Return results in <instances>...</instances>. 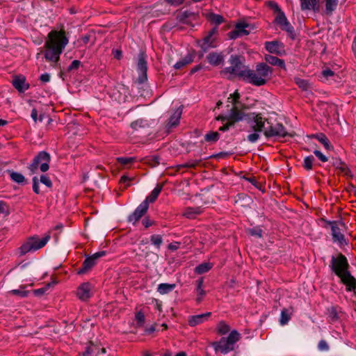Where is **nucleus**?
Returning <instances> with one entry per match:
<instances>
[{
	"label": "nucleus",
	"instance_id": "obj_6",
	"mask_svg": "<svg viewBox=\"0 0 356 356\" xmlns=\"http://www.w3.org/2000/svg\"><path fill=\"white\" fill-rule=\"evenodd\" d=\"M267 124L268 126L265 128L264 134L268 138H280L291 136L281 123L273 124L268 122Z\"/></svg>",
	"mask_w": 356,
	"mask_h": 356
},
{
	"label": "nucleus",
	"instance_id": "obj_26",
	"mask_svg": "<svg viewBox=\"0 0 356 356\" xmlns=\"http://www.w3.org/2000/svg\"><path fill=\"white\" fill-rule=\"evenodd\" d=\"M181 113L182 109L181 108H178L176 109V111H174L169 119L168 123V128L176 127L179 124Z\"/></svg>",
	"mask_w": 356,
	"mask_h": 356
},
{
	"label": "nucleus",
	"instance_id": "obj_49",
	"mask_svg": "<svg viewBox=\"0 0 356 356\" xmlns=\"http://www.w3.org/2000/svg\"><path fill=\"white\" fill-rule=\"evenodd\" d=\"M240 98V95L238 91H235L233 94H231L228 99L233 104L234 106H236L238 100Z\"/></svg>",
	"mask_w": 356,
	"mask_h": 356
},
{
	"label": "nucleus",
	"instance_id": "obj_42",
	"mask_svg": "<svg viewBox=\"0 0 356 356\" xmlns=\"http://www.w3.org/2000/svg\"><path fill=\"white\" fill-rule=\"evenodd\" d=\"M314 158L313 156H306L305 159H304V161H303V167L307 170H310L312 169V165H313V163H314Z\"/></svg>",
	"mask_w": 356,
	"mask_h": 356
},
{
	"label": "nucleus",
	"instance_id": "obj_36",
	"mask_svg": "<svg viewBox=\"0 0 356 356\" xmlns=\"http://www.w3.org/2000/svg\"><path fill=\"white\" fill-rule=\"evenodd\" d=\"M212 268V265L210 263L204 262L200 265H198L195 269V272L197 274H203L208 272Z\"/></svg>",
	"mask_w": 356,
	"mask_h": 356
},
{
	"label": "nucleus",
	"instance_id": "obj_63",
	"mask_svg": "<svg viewBox=\"0 0 356 356\" xmlns=\"http://www.w3.org/2000/svg\"><path fill=\"white\" fill-rule=\"evenodd\" d=\"M330 316L332 320H337L338 318V314L337 311L332 308L330 311Z\"/></svg>",
	"mask_w": 356,
	"mask_h": 356
},
{
	"label": "nucleus",
	"instance_id": "obj_2",
	"mask_svg": "<svg viewBox=\"0 0 356 356\" xmlns=\"http://www.w3.org/2000/svg\"><path fill=\"white\" fill-rule=\"evenodd\" d=\"M272 72L270 66L266 63H260L256 65L255 70L248 68L244 74V81L255 86H264L270 79Z\"/></svg>",
	"mask_w": 356,
	"mask_h": 356
},
{
	"label": "nucleus",
	"instance_id": "obj_3",
	"mask_svg": "<svg viewBox=\"0 0 356 356\" xmlns=\"http://www.w3.org/2000/svg\"><path fill=\"white\" fill-rule=\"evenodd\" d=\"M229 62L231 66L223 69L221 71V74L228 75L229 79L232 75H236L244 81V74H246L248 67L243 64L241 58L239 56L232 55L230 57Z\"/></svg>",
	"mask_w": 356,
	"mask_h": 356
},
{
	"label": "nucleus",
	"instance_id": "obj_13",
	"mask_svg": "<svg viewBox=\"0 0 356 356\" xmlns=\"http://www.w3.org/2000/svg\"><path fill=\"white\" fill-rule=\"evenodd\" d=\"M104 251H100L88 257L83 261V266L78 270V274H84L90 270L97 263V260L105 255Z\"/></svg>",
	"mask_w": 356,
	"mask_h": 356
},
{
	"label": "nucleus",
	"instance_id": "obj_38",
	"mask_svg": "<svg viewBox=\"0 0 356 356\" xmlns=\"http://www.w3.org/2000/svg\"><path fill=\"white\" fill-rule=\"evenodd\" d=\"M316 138L327 150H330L332 149V146L330 144L329 140L324 134H321L317 135Z\"/></svg>",
	"mask_w": 356,
	"mask_h": 356
},
{
	"label": "nucleus",
	"instance_id": "obj_52",
	"mask_svg": "<svg viewBox=\"0 0 356 356\" xmlns=\"http://www.w3.org/2000/svg\"><path fill=\"white\" fill-rule=\"evenodd\" d=\"M40 182L47 186V187H51L52 184L50 179L44 175H41L40 177Z\"/></svg>",
	"mask_w": 356,
	"mask_h": 356
},
{
	"label": "nucleus",
	"instance_id": "obj_59",
	"mask_svg": "<svg viewBox=\"0 0 356 356\" xmlns=\"http://www.w3.org/2000/svg\"><path fill=\"white\" fill-rule=\"evenodd\" d=\"M143 225L146 227L148 228L151 225L154 224V221L150 220L149 218L146 217L143 220Z\"/></svg>",
	"mask_w": 356,
	"mask_h": 356
},
{
	"label": "nucleus",
	"instance_id": "obj_14",
	"mask_svg": "<svg viewBox=\"0 0 356 356\" xmlns=\"http://www.w3.org/2000/svg\"><path fill=\"white\" fill-rule=\"evenodd\" d=\"M92 289L93 286L90 283H82L77 289L76 296L81 300H87L92 296Z\"/></svg>",
	"mask_w": 356,
	"mask_h": 356
},
{
	"label": "nucleus",
	"instance_id": "obj_21",
	"mask_svg": "<svg viewBox=\"0 0 356 356\" xmlns=\"http://www.w3.org/2000/svg\"><path fill=\"white\" fill-rule=\"evenodd\" d=\"M302 10L318 11L320 0H300Z\"/></svg>",
	"mask_w": 356,
	"mask_h": 356
},
{
	"label": "nucleus",
	"instance_id": "obj_7",
	"mask_svg": "<svg viewBox=\"0 0 356 356\" xmlns=\"http://www.w3.org/2000/svg\"><path fill=\"white\" fill-rule=\"evenodd\" d=\"M218 39V29L217 27L213 28L210 30L202 40L197 42L199 47L202 49L203 52L207 51L211 48H216L217 47Z\"/></svg>",
	"mask_w": 356,
	"mask_h": 356
},
{
	"label": "nucleus",
	"instance_id": "obj_61",
	"mask_svg": "<svg viewBox=\"0 0 356 356\" xmlns=\"http://www.w3.org/2000/svg\"><path fill=\"white\" fill-rule=\"evenodd\" d=\"M168 3L172 6H179L183 3L184 0H165Z\"/></svg>",
	"mask_w": 356,
	"mask_h": 356
},
{
	"label": "nucleus",
	"instance_id": "obj_22",
	"mask_svg": "<svg viewBox=\"0 0 356 356\" xmlns=\"http://www.w3.org/2000/svg\"><path fill=\"white\" fill-rule=\"evenodd\" d=\"M211 312H207L202 314L191 316L188 318V324L192 327L196 326L204 322L211 316Z\"/></svg>",
	"mask_w": 356,
	"mask_h": 356
},
{
	"label": "nucleus",
	"instance_id": "obj_51",
	"mask_svg": "<svg viewBox=\"0 0 356 356\" xmlns=\"http://www.w3.org/2000/svg\"><path fill=\"white\" fill-rule=\"evenodd\" d=\"M296 83L302 89L307 90L309 84L307 81H305L304 79H296Z\"/></svg>",
	"mask_w": 356,
	"mask_h": 356
},
{
	"label": "nucleus",
	"instance_id": "obj_47",
	"mask_svg": "<svg viewBox=\"0 0 356 356\" xmlns=\"http://www.w3.org/2000/svg\"><path fill=\"white\" fill-rule=\"evenodd\" d=\"M210 19L217 25L220 24L223 22V17L221 15L216 14H211Z\"/></svg>",
	"mask_w": 356,
	"mask_h": 356
},
{
	"label": "nucleus",
	"instance_id": "obj_60",
	"mask_svg": "<svg viewBox=\"0 0 356 356\" xmlns=\"http://www.w3.org/2000/svg\"><path fill=\"white\" fill-rule=\"evenodd\" d=\"M40 80L44 83H47L50 81V75L48 73L41 74Z\"/></svg>",
	"mask_w": 356,
	"mask_h": 356
},
{
	"label": "nucleus",
	"instance_id": "obj_41",
	"mask_svg": "<svg viewBox=\"0 0 356 356\" xmlns=\"http://www.w3.org/2000/svg\"><path fill=\"white\" fill-rule=\"evenodd\" d=\"M230 330L229 326L224 321H220L217 325V331L220 334H225Z\"/></svg>",
	"mask_w": 356,
	"mask_h": 356
},
{
	"label": "nucleus",
	"instance_id": "obj_27",
	"mask_svg": "<svg viewBox=\"0 0 356 356\" xmlns=\"http://www.w3.org/2000/svg\"><path fill=\"white\" fill-rule=\"evenodd\" d=\"M204 279L201 277L196 281V288L195 291L197 293L196 301L197 302H200L204 296L206 295V291L204 290L203 286Z\"/></svg>",
	"mask_w": 356,
	"mask_h": 356
},
{
	"label": "nucleus",
	"instance_id": "obj_29",
	"mask_svg": "<svg viewBox=\"0 0 356 356\" xmlns=\"http://www.w3.org/2000/svg\"><path fill=\"white\" fill-rule=\"evenodd\" d=\"M161 186H157L156 187H155L154 190L151 192V193L145 198V200L143 202H146L147 206L149 207V204L154 202L156 200L159 193L161 191Z\"/></svg>",
	"mask_w": 356,
	"mask_h": 356
},
{
	"label": "nucleus",
	"instance_id": "obj_9",
	"mask_svg": "<svg viewBox=\"0 0 356 356\" xmlns=\"http://www.w3.org/2000/svg\"><path fill=\"white\" fill-rule=\"evenodd\" d=\"M332 236L334 243H339L340 245L347 244L343 232L346 228L345 224L341 221L330 222Z\"/></svg>",
	"mask_w": 356,
	"mask_h": 356
},
{
	"label": "nucleus",
	"instance_id": "obj_30",
	"mask_svg": "<svg viewBox=\"0 0 356 356\" xmlns=\"http://www.w3.org/2000/svg\"><path fill=\"white\" fill-rule=\"evenodd\" d=\"M265 60L267 63L272 65L278 66L281 68L285 67L284 61L282 59L278 58L276 56L271 55H266Z\"/></svg>",
	"mask_w": 356,
	"mask_h": 356
},
{
	"label": "nucleus",
	"instance_id": "obj_43",
	"mask_svg": "<svg viewBox=\"0 0 356 356\" xmlns=\"http://www.w3.org/2000/svg\"><path fill=\"white\" fill-rule=\"evenodd\" d=\"M146 125H147V121L143 119H138L131 124V128L135 130L141 127H145Z\"/></svg>",
	"mask_w": 356,
	"mask_h": 356
},
{
	"label": "nucleus",
	"instance_id": "obj_16",
	"mask_svg": "<svg viewBox=\"0 0 356 356\" xmlns=\"http://www.w3.org/2000/svg\"><path fill=\"white\" fill-rule=\"evenodd\" d=\"M137 70L139 72L138 81L143 83L147 80V61L145 55L143 53H140L138 55V60L137 63Z\"/></svg>",
	"mask_w": 356,
	"mask_h": 356
},
{
	"label": "nucleus",
	"instance_id": "obj_12",
	"mask_svg": "<svg viewBox=\"0 0 356 356\" xmlns=\"http://www.w3.org/2000/svg\"><path fill=\"white\" fill-rule=\"evenodd\" d=\"M275 22L280 26L282 30L286 31L291 38H295V33L293 26L288 21L284 12L280 11L275 19Z\"/></svg>",
	"mask_w": 356,
	"mask_h": 356
},
{
	"label": "nucleus",
	"instance_id": "obj_24",
	"mask_svg": "<svg viewBox=\"0 0 356 356\" xmlns=\"http://www.w3.org/2000/svg\"><path fill=\"white\" fill-rule=\"evenodd\" d=\"M202 212V209L199 207H186L184 209L182 215L187 218L193 219L196 218L197 216L200 215Z\"/></svg>",
	"mask_w": 356,
	"mask_h": 356
},
{
	"label": "nucleus",
	"instance_id": "obj_54",
	"mask_svg": "<svg viewBox=\"0 0 356 356\" xmlns=\"http://www.w3.org/2000/svg\"><path fill=\"white\" fill-rule=\"evenodd\" d=\"M314 154L318 157V159L322 162L327 161V157L325 156L321 152L318 150H314Z\"/></svg>",
	"mask_w": 356,
	"mask_h": 356
},
{
	"label": "nucleus",
	"instance_id": "obj_37",
	"mask_svg": "<svg viewBox=\"0 0 356 356\" xmlns=\"http://www.w3.org/2000/svg\"><path fill=\"white\" fill-rule=\"evenodd\" d=\"M225 339L229 342L231 345L234 346V344L239 340L240 334L236 330H232L227 337Z\"/></svg>",
	"mask_w": 356,
	"mask_h": 356
},
{
	"label": "nucleus",
	"instance_id": "obj_4",
	"mask_svg": "<svg viewBox=\"0 0 356 356\" xmlns=\"http://www.w3.org/2000/svg\"><path fill=\"white\" fill-rule=\"evenodd\" d=\"M50 239V235H47L44 238L39 239L36 236L30 238L20 248L19 252L22 255L26 254L29 252H35L43 248Z\"/></svg>",
	"mask_w": 356,
	"mask_h": 356
},
{
	"label": "nucleus",
	"instance_id": "obj_45",
	"mask_svg": "<svg viewBox=\"0 0 356 356\" xmlns=\"http://www.w3.org/2000/svg\"><path fill=\"white\" fill-rule=\"evenodd\" d=\"M254 131L253 133L250 134L247 136L248 140L252 143H255L258 140V139L259 138V136H260V133H261V132H259L257 131Z\"/></svg>",
	"mask_w": 356,
	"mask_h": 356
},
{
	"label": "nucleus",
	"instance_id": "obj_19",
	"mask_svg": "<svg viewBox=\"0 0 356 356\" xmlns=\"http://www.w3.org/2000/svg\"><path fill=\"white\" fill-rule=\"evenodd\" d=\"M339 277H340L341 282L346 285L347 291H354L356 289V279L349 271L346 272Z\"/></svg>",
	"mask_w": 356,
	"mask_h": 356
},
{
	"label": "nucleus",
	"instance_id": "obj_58",
	"mask_svg": "<svg viewBox=\"0 0 356 356\" xmlns=\"http://www.w3.org/2000/svg\"><path fill=\"white\" fill-rule=\"evenodd\" d=\"M0 213L8 214V209L7 205L2 201H0Z\"/></svg>",
	"mask_w": 356,
	"mask_h": 356
},
{
	"label": "nucleus",
	"instance_id": "obj_1",
	"mask_svg": "<svg viewBox=\"0 0 356 356\" xmlns=\"http://www.w3.org/2000/svg\"><path fill=\"white\" fill-rule=\"evenodd\" d=\"M67 44L68 39L64 31H51L45 41L44 50L38 53L37 58L43 53L46 60L54 65L59 60L60 56Z\"/></svg>",
	"mask_w": 356,
	"mask_h": 356
},
{
	"label": "nucleus",
	"instance_id": "obj_55",
	"mask_svg": "<svg viewBox=\"0 0 356 356\" xmlns=\"http://www.w3.org/2000/svg\"><path fill=\"white\" fill-rule=\"evenodd\" d=\"M33 190L36 194L40 193L38 179L37 177L33 178Z\"/></svg>",
	"mask_w": 356,
	"mask_h": 356
},
{
	"label": "nucleus",
	"instance_id": "obj_56",
	"mask_svg": "<svg viewBox=\"0 0 356 356\" xmlns=\"http://www.w3.org/2000/svg\"><path fill=\"white\" fill-rule=\"evenodd\" d=\"M80 65H81V62L79 60H74L69 65L67 70H68V71H72L74 70H76L79 67Z\"/></svg>",
	"mask_w": 356,
	"mask_h": 356
},
{
	"label": "nucleus",
	"instance_id": "obj_35",
	"mask_svg": "<svg viewBox=\"0 0 356 356\" xmlns=\"http://www.w3.org/2000/svg\"><path fill=\"white\" fill-rule=\"evenodd\" d=\"M150 242L158 250H159L163 243V238L159 234H153L150 236Z\"/></svg>",
	"mask_w": 356,
	"mask_h": 356
},
{
	"label": "nucleus",
	"instance_id": "obj_25",
	"mask_svg": "<svg viewBox=\"0 0 356 356\" xmlns=\"http://www.w3.org/2000/svg\"><path fill=\"white\" fill-rule=\"evenodd\" d=\"M12 83L13 86L19 92H24L29 88V85L25 83V78L23 76L15 77Z\"/></svg>",
	"mask_w": 356,
	"mask_h": 356
},
{
	"label": "nucleus",
	"instance_id": "obj_53",
	"mask_svg": "<svg viewBox=\"0 0 356 356\" xmlns=\"http://www.w3.org/2000/svg\"><path fill=\"white\" fill-rule=\"evenodd\" d=\"M136 320L139 325H142L145 322V316L144 314L139 312L136 314Z\"/></svg>",
	"mask_w": 356,
	"mask_h": 356
},
{
	"label": "nucleus",
	"instance_id": "obj_39",
	"mask_svg": "<svg viewBox=\"0 0 356 356\" xmlns=\"http://www.w3.org/2000/svg\"><path fill=\"white\" fill-rule=\"evenodd\" d=\"M338 5V0H325V9L327 13H332Z\"/></svg>",
	"mask_w": 356,
	"mask_h": 356
},
{
	"label": "nucleus",
	"instance_id": "obj_5",
	"mask_svg": "<svg viewBox=\"0 0 356 356\" xmlns=\"http://www.w3.org/2000/svg\"><path fill=\"white\" fill-rule=\"evenodd\" d=\"M50 160L51 156L49 153L44 151L40 152L29 165V169L32 173H35L40 167V170L44 172L49 168Z\"/></svg>",
	"mask_w": 356,
	"mask_h": 356
},
{
	"label": "nucleus",
	"instance_id": "obj_46",
	"mask_svg": "<svg viewBox=\"0 0 356 356\" xmlns=\"http://www.w3.org/2000/svg\"><path fill=\"white\" fill-rule=\"evenodd\" d=\"M10 293L15 296H18L22 298L26 297L28 296L29 291H24L23 289H13L9 291Z\"/></svg>",
	"mask_w": 356,
	"mask_h": 356
},
{
	"label": "nucleus",
	"instance_id": "obj_31",
	"mask_svg": "<svg viewBox=\"0 0 356 356\" xmlns=\"http://www.w3.org/2000/svg\"><path fill=\"white\" fill-rule=\"evenodd\" d=\"M333 165L346 176H350V171L348 168L346 164L342 162L340 159H337Z\"/></svg>",
	"mask_w": 356,
	"mask_h": 356
},
{
	"label": "nucleus",
	"instance_id": "obj_34",
	"mask_svg": "<svg viewBox=\"0 0 356 356\" xmlns=\"http://www.w3.org/2000/svg\"><path fill=\"white\" fill-rule=\"evenodd\" d=\"M10 179L17 183V184H23L25 181V178L24 175L19 172H14V171H8Z\"/></svg>",
	"mask_w": 356,
	"mask_h": 356
},
{
	"label": "nucleus",
	"instance_id": "obj_32",
	"mask_svg": "<svg viewBox=\"0 0 356 356\" xmlns=\"http://www.w3.org/2000/svg\"><path fill=\"white\" fill-rule=\"evenodd\" d=\"M175 288V284L162 283L158 285L157 291L160 294L164 295L171 292L172 291L174 290Z\"/></svg>",
	"mask_w": 356,
	"mask_h": 356
},
{
	"label": "nucleus",
	"instance_id": "obj_11",
	"mask_svg": "<svg viewBox=\"0 0 356 356\" xmlns=\"http://www.w3.org/2000/svg\"><path fill=\"white\" fill-rule=\"evenodd\" d=\"M245 116V113L243 111H240L238 108L237 106H233L230 108L229 112L227 115L218 116L217 120H220L222 121H225V120L229 121L234 125L235 122L243 120L244 119Z\"/></svg>",
	"mask_w": 356,
	"mask_h": 356
},
{
	"label": "nucleus",
	"instance_id": "obj_18",
	"mask_svg": "<svg viewBox=\"0 0 356 356\" xmlns=\"http://www.w3.org/2000/svg\"><path fill=\"white\" fill-rule=\"evenodd\" d=\"M250 25L245 23H238L236 25L235 29L229 33V38L230 39H236L243 35H247L250 33V30L247 29Z\"/></svg>",
	"mask_w": 356,
	"mask_h": 356
},
{
	"label": "nucleus",
	"instance_id": "obj_17",
	"mask_svg": "<svg viewBox=\"0 0 356 356\" xmlns=\"http://www.w3.org/2000/svg\"><path fill=\"white\" fill-rule=\"evenodd\" d=\"M148 207L146 202H141L135 211L129 216L128 221L132 222L134 225L138 222L142 216L147 212Z\"/></svg>",
	"mask_w": 356,
	"mask_h": 356
},
{
	"label": "nucleus",
	"instance_id": "obj_64",
	"mask_svg": "<svg viewBox=\"0 0 356 356\" xmlns=\"http://www.w3.org/2000/svg\"><path fill=\"white\" fill-rule=\"evenodd\" d=\"M232 126H233V124L229 121H227V122L225 125L220 127L219 130L222 131H225L228 130L229 129V127Z\"/></svg>",
	"mask_w": 356,
	"mask_h": 356
},
{
	"label": "nucleus",
	"instance_id": "obj_48",
	"mask_svg": "<svg viewBox=\"0 0 356 356\" xmlns=\"http://www.w3.org/2000/svg\"><path fill=\"white\" fill-rule=\"evenodd\" d=\"M248 233L252 236H255L258 238H261L262 236V231L259 227H254L248 229Z\"/></svg>",
	"mask_w": 356,
	"mask_h": 356
},
{
	"label": "nucleus",
	"instance_id": "obj_10",
	"mask_svg": "<svg viewBox=\"0 0 356 356\" xmlns=\"http://www.w3.org/2000/svg\"><path fill=\"white\" fill-rule=\"evenodd\" d=\"M248 123L252 131H264L265 119L260 113H252L248 115Z\"/></svg>",
	"mask_w": 356,
	"mask_h": 356
},
{
	"label": "nucleus",
	"instance_id": "obj_40",
	"mask_svg": "<svg viewBox=\"0 0 356 356\" xmlns=\"http://www.w3.org/2000/svg\"><path fill=\"white\" fill-rule=\"evenodd\" d=\"M136 160V157L131 156V157H118L117 158V161L122 164L124 166H128L129 165H131L134 162H135Z\"/></svg>",
	"mask_w": 356,
	"mask_h": 356
},
{
	"label": "nucleus",
	"instance_id": "obj_50",
	"mask_svg": "<svg viewBox=\"0 0 356 356\" xmlns=\"http://www.w3.org/2000/svg\"><path fill=\"white\" fill-rule=\"evenodd\" d=\"M322 76L325 79H329L334 76V72L329 68H326L322 71Z\"/></svg>",
	"mask_w": 356,
	"mask_h": 356
},
{
	"label": "nucleus",
	"instance_id": "obj_33",
	"mask_svg": "<svg viewBox=\"0 0 356 356\" xmlns=\"http://www.w3.org/2000/svg\"><path fill=\"white\" fill-rule=\"evenodd\" d=\"M291 312L288 309H283L281 312L280 315V324L282 325H286L288 323L291 318Z\"/></svg>",
	"mask_w": 356,
	"mask_h": 356
},
{
	"label": "nucleus",
	"instance_id": "obj_8",
	"mask_svg": "<svg viewBox=\"0 0 356 356\" xmlns=\"http://www.w3.org/2000/svg\"><path fill=\"white\" fill-rule=\"evenodd\" d=\"M330 266L332 270L339 277L348 271L349 264L346 257L340 254L337 257H332Z\"/></svg>",
	"mask_w": 356,
	"mask_h": 356
},
{
	"label": "nucleus",
	"instance_id": "obj_62",
	"mask_svg": "<svg viewBox=\"0 0 356 356\" xmlns=\"http://www.w3.org/2000/svg\"><path fill=\"white\" fill-rule=\"evenodd\" d=\"M179 243L178 242H175V243H171L168 245V248L169 250H176L179 248Z\"/></svg>",
	"mask_w": 356,
	"mask_h": 356
},
{
	"label": "nucleus",
	"instance_id": "obj_20",
	"mask_svg": "<svg viewBox=\"0 0 356 356\" xmlns=\"http://www.w3.org/2000/svg\"><path fill=\"white\" fill-rule=\"evenodd\" d=\"M265 47L268 52L280 56L283 55L285 52L283 44L278 41L266 42Z\"/></svg>",
	"mask_w": 356,
	"mask_h": 356
},
{
	"label": "nucleus",
	"instance_id": "obj_57",
	"mask_svg": "<svg viewBox=\"0 0 356 356\" xmlns=\"http://www.w3.org/2000/svg\"><path fill=\"white\" fill-rule=\"evenodd\" d=\"M318 347V349L322 351L327 350L329 349L328 344L324 340L320 341Z\"/></svg>",
	"mask_w": 356,
	"mask_h": 356
},
{
	"label": "nucleus",
	"instance_id": "obj_15",
	"mask_svg": "<svg viewBox=\"0 0 356 356\" xmlns=\"http://www.w3.org/2000/svg\"><path fill=\"white\" fill-rule=\"evenodd\" d=\"M211 346L216 353L220 352L222 354H227L234 350L233 346L229 343L225 337H222L218 341L212 342Z\"/></svg>",
	"mask_w": 356,
	"mask_h": 356
},
{
	"label": "nucleus",
	"instance_id": "obj_28",
	"mask_svg": "<svg viewBox=\"0 0 356 356\" xmlns=\"http://www.w3.org/2000/svg\"><path fill=\"white\" fill-rule=\"evenodd\" d=\"M194 56L193 54H188L184 58L180 59L177 61L174 67L177 70H179L183 67L186 66L191 63L193 61Z\"/></svg>",
	"mask_w": 356,
	"mask_h": 356
},
{
	"label": "nucleus",
	"instance_id": "obj_44",
	"mask_svg": "<svg viewBox=\"0 0 356 356\" xmlns=\"http://www.w3.org/2000/svg\"><path fill=\"white\" fill-rule=\"evenodd\" d=\"M204 138L207 142H216L219 139V134L216 131L209 132L205 135Z\"/></svg>",
	"mask_w": 356,
	"mask_h": 356
},
{
	"label": "nucleus",
	"instance_id": "obj_23",
	"mask_svg": "<svg viewBox=\"0 0 356 356\" xmlns=\"http://www.w3.org/2000/svg\"><path fill=\"white\" fill-rule=\"evenodd\" d=\"M207 59L211 65L217 66L224 62V56L221 53L211 52L207 55Z\"/></svg>",
	"mask_w": 356,
	"mask_h": 356
}]
</instances>
